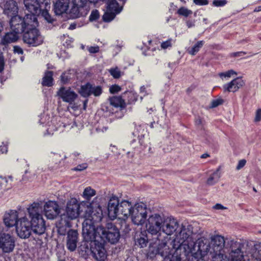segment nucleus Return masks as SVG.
I'll return each instance as SVG.
<instances>
[{
  "instance_id": "nucleus-42",
  "label": "nucleus",
  "mask_w": 261,
  "mask_h": 261,
  "mask_svg": "<svg viewBox=\"0 0 261 261\" xmlns=\"http://www.w3.org/2000/svg\"><path fill=\"white\" fill-rule=\"evenodd\" d=\"M99 16V12L97 10H93L91 13L89 19L91 21L96 20Z\"/></svg>"
},
{
  "instance_id": "nucleus-11",
  "label": "nucleus",
  "mask_w": 261,
  "mask_h": 261,
  "mask_svg": "<svg viewBox=\"0 0 261 261\" xmlns=\"http://www.w3.org/2000/svg\"><path fill=\"white\" fill-rule=\"evenodd\" d=\"M23 3L25 9L30 13L26 15H33L35 18L40 14L41 10L47 7H49V3L48 0H23Z\"/></svg>"
},
{
  "instance_id": "nucleus-1",
  "label": "nucleus",
  "mask_w": 261,
  "mask_h": 261,
  "mask_svg": "<svg viewBox=\"0 0 261 261\" xmlns=\"http://www.w3.org/2000/svg\"><path fill=\"white\" fill-rule=\"evenodd\" d=\"M84 217L82 229L84 239L95 245L91 249L94 258L97 261H105L106 258L105 244L107 242L116 243L120 237L119 229L112 223H107L105 227L101 226L95 227V223L100 221L101 217L99 216L95 219L90 207L87 208Z\"/></svg>"
},
{
  "instance_id": "nucleus-9",
  "label": "nucleus",
  "mask_w": 261,
  "mask_h": 261,
  "mask_svg": "<svg viewBox=\"0 0 261 261\" xmlns=\"http://www.w3.org/2000/svg\"><path fill=\"white\" fill-rule=\"evenodd\" d=\"M80 205L75 198H71L67 203L65 213L61 215V224L68 226L71 220L77 218L80 213Z\"/></svg>"
},
{
  "instance_id": "nucleus-30",
  "label": "nucleus",
  "mask_w": 261,
  "mask_h": 261,
  "mask_svg": "<svg viewBox=\"0 0 261 261\" xmlns=\"http://www.w3.org/2000/svg\"><path fill=\"white\" fill-rule=\"evenodd\" d=\"M95 195V191L90 187H88L85 189L82 196L85 199L89 200Z\"/></svg>"
},
{
  "instance_id": "nucleus-54",
  "label": "nucleus",
  "mask_w": 261,
  "mask_h": 261,
  "mask_svg": "<svg viewBox=\"0 0 261 261\" xmlns=\"http://www.w3.org/2000/svg\"><path fill=\"white\" fill-rule=\"evenodd\" d=\"M213 207L216 210H223L225 208L222 205L219 203L215 204Z\"/></svg>"
},
{
  "instance_id": "nucleus-40",
  "label": "nucleus",
  "mask_w": 261,
  "mask_h": 261,
  "mask_svg": "<svg viewBox=\"0 0 261 261\" xmlns=\"http://www.w3.org/2000/svg\"><path fill=\"white\" fill-rule=\"evenodd\" d=\"M70 79V75L69 73H63L61 76V81L64 84L68 83Z\"/></svg>"
},
{
  "instance_id": "nucleus-16",
  "label": "nucleus",
  "mask_w": 261,
  "mask_h": 261,
  "mask_svg": "<svg viewBox=\"0 0 261 261\" xmlns=\"http://www.w3.org/2000/svg\"><path fill=\"white\" fill-rule=\"evenodd\" d=\"M43 210L45 216L48 219H55L60 213L59 205L53 201L46 202L44 205Z\"/></svg>"
},
{
  "instance_id": "nucleus-53",
  "label": "nucleus",
  "mask_w": 261,
  "mask_h": 261,
  "mask_svg": "<svg viewBox=\"0 0 261 261\" xmlns=\"http://www.w3.org/2000/svg\"><path fill=\"white\" fill-rule=\"evenodd\" d=\"M246 53L243 51L236 52L231 54V56L232 57H238L242 56L245 55Z\"/></svg>"
},
{
  "instance_id": "nucleus-45",
  "label": "nucleus",
  "mask_w": 261,
  "mask_h": 261,
  "mask_svg": "<svg viewBox=\"0 0 261 261\" xmlns=\"http://www.w3.org/2000/svg\"><path fill=\"white\" fill-rule=\"evenodd\" d=\"M261 120V109H258L255 113V117L254 118L255 122H259Z\"/></svg>"
},
{
  "instance_id": "nucleus-48",
  "label": "nucleus",
  "mask_w": 261,
  "mask_h": 261,
  "mask_svg": "<svg viewBox=\"0 0 261 261\" xmlns=\"http://www.w3.org/2000/svg\"><path fill=\"white\" fill-rule=\"evenodd\" d=\"M246 163V161L245 160L243 159V160H240L238 164L236 169L238 170H240L241 168H242L245 165Z\"/></svg>"
},
{
  "instance_id": "nucleus-37",
  "label": "nucleus",
  "mask_w": 261,
  "mask_h": 261,
  "mask_svg": "<svg viewBox=\"0 0 261 261\" xmlns=\"http://www.w3.org/2000/svg\"><path fill=\"white\" fill-rule=\"evenodd\" d=\"M177 13L180 15L187 17L192 13V11L185 7H181L178 10Z\"/></svg>"
},
{
  "instance_id": "nucleus-23",
  "label": "nucleus",
  "mask_w": 261,
  "mask_h": 261,
  "mask_svg": "<svg viewBox=\"0 0 261 261\" xmlns=\"http://www.w3.org/2000/svg\"><path fill=\"white\" fill-rule=\"evenodd\" d=\"M69 0H56L55 4V12L60 15L66 13L68 10Z\"/></svg>"
},
{
  "instance_id": "nucleus-28",
  "label": "nucleus",
  "mask_w": 261,
  "mask_h": 261,
  "mask_svg": "<svg viewBox=\"0 0 261 261\" xmlns=\"http://www.w3.org/2000/svg\"><path fill=\"white\" fill-rule=\"evenodd\" d=\"M92 88V85L87 83L86 85L81 86L80 93L81 95L85 97H87L91 95V90Z\"/></svg>"
},
{
  "instance_id": "nucleus-44",
  "label": "nucleus",
  "mask_w": 261,
  "mask_h": 261,
  "mask_svg": "<svg viewBox=\"0 0 261 261\" xmlns=\"http://www.w3.org/2000/svg\"><path fill=\"white\" fill-rule=\"evenodd\" d=\"M120 90H121L120 87L119 86L116 85H113L110 88V92L113 94L120 91Z\"/></svg>"
},
{
  "instance_id": "nucleus-63",
  "label": "nucleus",
  "mask_w": 261,
  "mask_h": 261,
  "mask_svg": "<svg viewBox=\"0 0 261 261\" xmlns=\"http://www.w3.org/2000/svg\"><path fill=\"white\" fill-rule=\"evenodd\" d=\"M43 118H44L45 119H47V120H49V117L48 116L45 115L43 116Z\"/></svg>"
},
{
  "instance_id": "nucleus-51",
  "label": "nucleus",
  "mask_w": 261,
  "mask_h": 261,
  "mask_svg": "<svg viewBox=\"0 0 261 261\" xmlns=\"http://www.w3.org/2000/svg\"><path fill=\"white\" fill-rule=\"evenodd\" d=\"M99 48L98 46H91L88 48V51L90 53H92V54L97 53L99 51Z\"/></svg>"
},
{
  "instance_id": "nucleus-43",
  "label": "nucleus",
  "mask_w": 261,
  "mask_h": 261,
  "mask_svg": "<svg viewBox=\"0 0 261 261\" xmlns=\"http://www.w3.org/2000/svg\"><path fill=\"white\" fill-rule=\"evenodd\" d=\"M213 5L216 7H222L227 4L226 0H214Z\"/></svg>"
},
{
  "instance_id": "nucleus-7",
  "label": "nucleus",
  "mask_w": 261,
  "mask_h": 261,
  "mask_svg": "<svg viewBox=\"0 0 261 261\" xmlns=\"http://www.w3.org/2000/svg\"><path fill=\"white\" fill-rule=\"evenodd\" d=\"M211 248L210 241L205 238H201L196 242L191 243L187 252L191 253L195 259H199L210 253Z\"/></svg>"
},
{
  "instance_id": "nucleus-5",
  "label": "nucleus",
  "mask_w": 261,
  "mask_h": 261,
  "mask_svg": "<svg viewBox=\"0 0 261 261\" xmlns=\"http://www.w3.org/2000/svg\"><path fill=\"white\" fill-rule=\"evenodd\" d=\"M234 245H232L230 249L226 250L227 257L224 261H261V243L255 244L251 252L248 254L241 250L240 244L235 243Z\"/></svg>"
},
{
  "instance_id": "nucleus-29",
  "label": "nucleus",
  "mask_w": 261,
  "mask_h": 261,
  "mask_svg": "<svg viewBox=\"0 0 261 261\" xmlns=\"http://www.w3.org/2000/svg\"><path fill=\"white\" fill-rule=\"evenodd\" d=\"M111 105L116 108H122L124 106V102L120 97H113L110 99Z\"/></svg>"
},
{
  "instance_id": "nucleus-34",
  "label": "nucleus",
  "mask_w": 261,
  "mask_h": 261,
  "mask_svg": "<svg viewBox=\"0 0 261 261\" xmlns=\"http://www.w3.org/2000/svg\"><path fill=\"white\" fill-rule=\"evenodd\" d=\"M46 125L48 127L46 129V134L45 135H51L54 134V132L57 130V127L54 125L52 121L48 122Z\"/></svg>"
},
{
  "instance_id": "nucleus-17",
  "label": "nucleus",
  "mask_w": 261,
  "mask_h": 261,
  "mask_svg": "<svg viewBox=\"0 0 261 261\" xmlns=\"http://www.w3.org/2000/svg\"><path fill=\"white\" fill-rule=\"evenodd\" d=\"M4 13L8 16L17 15L18 11L17 3L14 0H5L1 4Z\"/></svg>"
},
{
  "instance_id": "nucleus-26",
  "label": "nucleus",
  "mask_w": 261,
  "mask_h": 261,
  "mask_svg": "<svg viewBox=\"0 0 261 261\" xmlns=\"http://www.w3.org/2000/svg\"><path fill=\"white\" fill-rule=\"evenodd\" d=\"M53 74L52 71H46L42 79V84L44 86L50 87L53 85Z\"/></svg>"
},
{
  "instance_id": "nucleus-3",
  "label": "nucleus",
  "mask_w": 261,
  "mask_h": 261,
  "mask_svg": "<svg viewBox=\"0 0 261 261\" xmlns=\"http://www.w3.org/2000/svg\"><path fill=\"white\" fill-rule=\"evenodd\" d=\"M192 234V231L189 228L182 227L180 231L174 239H170L169 238L167 245L168 249H164L163 251L166 252V253L162 254V256L164 259L169 260V261H180L181 258L178 255V251L182 246L187 251L191 243L194 241Z\"/></svg>"
},
{
  "instance_id": "nucleus-27",
  "label": "nucleus",
  "mask_w": 261,
  "mask_h": 261,
  "mask_svg": "<svg viewBox=\"0 0 261 261\" xmlns=\"http://www.w3.org/2000/svg\"><path fill=\"white\" fill-rule=\"evenodd\" d=\"M150 239H148V238L146 236L142 234V236H140L139 238L137 239V240L136 241V244L139 245L140 246V247L143 248L144 247H146L147 243L149 242L150 246H151L154 248H156L157 249V247L155 246V245H154V246L150 245ZM156 251L158 252L157 250H156Z\"/></svg>"
},
{
  "instance_id": "nucleus-56",
  "label": "nucleus",
  "mask_w": 261,
  "mask_h": 261,
  "mask_svg": "<svg viewBox=\"0 0 261 261\" xmlns=\"http://www.w3.org/2000/svg\"><path fill=\"white\" fill-rule=\"evenodd\" d=\"M80 155V154L78 152H73V153H72V154L71 155V156H72V158L75 160H76L75 159V158L77 156H79Z\"/></svg>"
},
{
  "instance_id": "nucleus-57",
  "label": "nucleus",
  "mask_w": 261,
  "mask_h": 261,
  "mask_svg": "<svg viewBox=\"0 0 261 261\" xmlns=\"http://www.w3.org/2000/svg\"><path fill=\"white\" fill-rule=\"evenodd\" d=\"M7 182V180L5 178H3L0 181V185L2 186V185H5Z\"/></svg>"
},
{
  "instance_id": "nucleus-12",
  "label": "nucleus",
  "mask_w": 261,
  "mask_h": 261,
  "mask_svg": "<svg viewBox=\"0 0 261 261\" xmlns=\"http://www.w3.org/2000/svg\"><path fill=\"white\" fill-rule=\"evenodd\" d=\"M16 230L17 235L20 238H29L32 232L30 221L26 217L20 218L17 222Z\"/></svg>"
},
{
  "instance_id": "nucleus-15",
  "label": "nucleus",
  "mask_w": 261,
  "mask_h": 261,
  "mask_svg": "<svg viewBox=\"0 0 261 261\" xmlns=\"http://www.w3.org/2000/svg\"><path fill=\"white\" fill-rule=\"evenodd\" d=\"M57 95L64 102L72 104L78 95L70 87H62L57 92Z\"/></svg>"
},
{
  "instance_id": "nucleus-38",
  "label": "nucleus",
  "mask_w": 261,
  "mask_h": 261,
  "mask_svg": "<svg viewBox=\"0 0 261 261\" xmlns=\"http://www.w3.org/2000/svg\"><path fill=\"white\" fill-rule=\"evenodd\" d=\"M233 75H237V73L233 70H229L225 72H221L219 74L221 78L227 77L229 78Z\"/></svg>"
},
{
  "instance_id": "nucleus-31",
  "label": "nucleus",
  "mask_w": 261,
  "mask_h": 261,
  "mask_svg": "<svg viewBox=\"0 0 261 261\" xmlns=\"http://www.w3.org/2000/svg\"><path fill=\"white\" fill-rule=\"evenodd\" d=\"M203 44L204 42L203 41H199L197 42L193 47L188 49V53L193 56L196 55V54L203 46Z\"/></svg>"
},
{
  "instance_id": "nucleus-32",
  "label": "nucleus",
  "mask_w": 261,
  "mask_h": 261,
  "mask_svg": "<svg viewBox=\"0 0 261 261\" xmlns=\"http://www.w3.org/2000/svg\"><path fill=\"white\" fill-rule=\"evenodd\" d=\"M49 7H47L46 8H43L41 10V13L42 16L44 18V19L48 22H51L53 20L51 16L49 15L48 12V9H49Z\"/></svg>"
},
{
  "instance_id": "nucleus-20",
  "label": "nucleus",
  "mask_w": 261,
  "mask_h": 261,
  "mask_svg": "<svg viewBox=\"0 0 261 261\" xmlns=\"http://www.w3.org/2000/svg\"><path fill=\"white\" fill-rule=\"evenodd\" d=\"M19 219L18 213L15 210H10L6 212L3 218L4 222L8 227L16 226Z\"/></svg>"
},
{
  "instance_id": "nucleus-52",
  "label": "nucleus",
  "mask_w": 261,
  "mask_h": 261,
  "mask_svg": "<svg viewBox=\"0 0 261 261\" xmlns=\"http://www.w3.org/2000/svg\"><path fill=\"white\" fill-rule=\"evenodd\" d=\"M13 51L15 53H17L19 55H22L23 52L22 49L18 46H14Z\"/></svg>"
},
{
  "instance_id": "nucleus-13",
  "label": "nucleus",
  "mask_w": 261,
  "mask_h": 261,
  "mask_svg": "<svg viewBox=\"0 0 261 261\" xmlns=\"http://www.w3.org/2000/svg\"><path fill=\"white\" fill-rule=\"evenodd\" d=\"M162 228L163 236H167L171 239L170 236L172 234L178 227V223L176 220L172 217H164V223Z\"/></svg>"
},
{
  "instance_id": "nucleus-18",
  "label": "nucleus",
  "mask_w": 261,
  "mask_h": 261,
  "mask_svg": "<svg viewBox=\"0 0 261 261\" xmlns=\"http://www.w3.org/2000/svg\"><path fill=\"white\" fill-rule=\"evenodd\" d=\"M27 212L31 220L42 217V202H34L27 207Z\"/></svg>"
},
{
  "instance_id": "nucleus-21",
  "label": "nucleus",
  "mask_w": 261,
  "mask_h": 261,
  "mask_svg": "<svg viewBox=\"0 0 261 261\" xmlns=\"http://www.w3.org/2000/svg\"><path fill=\"white\" fill-rule=\"evenodd\" d=\"M245 85V82L241 77H238L230 82L224 84L223 88L224 91L228 92H236Z\"/></svg>"
},
{
  "instance_id": "nucleus-10",
  "label": "nucleus",
  "mask_w": 261,
  "mask_h": 261,
  "mask_svg": "<svg viewBox=\"0 0 261 261\" xmlns=\"http://www.w3.org/2000/svg\"><path fill=\"white\" fill-rule=\"evenodd\" d=\"M36 27L29 28L23 35L24 42L32 46H38L43 42V37Z\"/></svg>"
},
{
  "instance_id": "nucleus-14",
  "label": "nucleus",
  "mask_w": 261,
  "mask_h": 261,
  "mask_svg": "<svg viewBox=\"0 0 261 261\" xmlns=\"http://www.w3.org/2000/svg\"><path fill=\"white\" fill-rule=\"evenodd\" d=\"M15 247V240L11 235L3 233L0 234V249L5 253L12 252Z\"/></svg>"
},
{
  "instance_id": "nucleus-62",
  "label": "nucleus",
  "mask_w": 261,
  "mask_h": 261,
  "mask_svg": "<svg viewBox=\"0 0 261 261\" xmlns=\"http://www.w3.org/2000/svg\"><path fill=\"white\" fill-rule=\"evenodd\" d=\"M3 29V26L2 23L0 22V33L2 32V31Z\"/></svg>"
},
{
  "instance_id": "nucleus-58",
  "label": "nucleus",
  "mask_w": 261,
  "mask_h": 261,
  "mask_svg": "<svg viewBox=\"0 0 261 261\" xmlns=\"http://www.w3.org/2000/svg\"><path fill=\"white\" fill-rule=\"evenodd\" d=\"M140 92L141 93H146V88L144 86H142L140 88Z\"/></svg>"
},
{
  "instance_id": "nucleus-36",
  "label": "nucleus",
  "mask_w": 261,
  "mask_h": 261,
  "mask_svg": "<svg viewBox=\"0 0 261 261\" xmlns=\"http://www.w3.org/2000/svg\"><path fill=\"white\" fill-rule=\"evenodd\" d=\"M109 71L111 75L115 79H118L121 75L120 70L117 67L112 68Z\"/></svg>"
},
{
  "instance_id": "nucleus-2",
  "label": "nucleus",
  "mask_w": 261,
  "mask_h": 261,
  "mask_svg": "<svg viewBox=\"0 0 261 261\" xmlns=\"http://www.w3.org/2000/svg\"><path fill=\"white\" fill-rule=\"evenodd\" d=\"M146 205L140 202L133 205L131 202L123 200L119 201L116 196H112L108 205V216L112 220L116 218L120 221V229L125 232L130 230L125 220L130 217L134 224L139 225L145 222L147 216Z\"/></svg>"
},
{
  "instance_id": "nucleus-25",
  "label": "nucleus",
  "mask_w": 261,
  "mask_h": 261,
  "mask_svg": "<svg viewBox=\"0 0 261 261\" xmlns=\"http://www.w3.org/2000/svg\"><path fill=\"white\" fill-rule=\"evenodd\" d=\"M220 176L219 169H218L210 175V177L207 179L206 184L210 186L214 185L218 182Z\"/></svg>"
},
{
  "instance_id": "nucleus-59",
  "label": "nucleus",
  "mask_w": 261,
  "mask_h": 261,
  "mask_svg": "<svg viewBox=\"0 0 261 261\" xmlns=\"http://www.w3.org/2000/svg\"><path fill=\"white\" fill-rule=\"evenodd\" d=\"M208 156H209V154H208L207 153H204V154L201 155V158L205 159V158H207Z\"/></svg>"
},
{
  "instance_id": "nucleus-50",
  "label": "nucleus",
  "mask_w": 261,
  "mask_h": 261,
  "mask_svg": "<svg viewBox=\"0 0 261 261\" xmlns=\"http://www.w3.org/2000/svg\"><path fill=\"white\" fill-rule=\"evenodd\" d=\"M4 57L2 55H0V73L3 71L4 69Z\"/></svg>"
},
{
  "instance_id": "nucleus-46",
  "label": "nucleus",
  "mask_w": 261,
  "mask_h": 261,
  "mask_svg": "<svg viewBox=\"0 0 261 261\" xmlns=\"http://www.w3.org/2000/svg\"><path fill=\"white\" fill-rule=\"evenodd\" d=\"M40 236L34 238V241L36 242L35 244L37 247H40L43 244V241L41 238H40Z\"/></svg>"
},
{
  "instance_id": "nucleus-35",
  "label": "nucleus",
  "mask_w": 261,
  "mask_h": 261,
  "mask_svg": "<svg viewBox=\"0 0 261 261\" xmlns=\"http://www.w3.org/2000/svg\"><path fill=\"white\" fill-rule=\"evenodd\" d=\"M175 42V41L172 38H170L165 41H163L161 44V47L163 49L171 48L172 44Z\"/></svg>"
},
{
  "instance_id": "nucleus-24",
  "label": "nucleus",
  "mask_w": 261,
  "mask_h": 261,
  "mask_svg": "<svg viewBox=\"0 0 261 261\" xmlns=\"http://www.w3.org/2000/svg\"><path fill=\"white\" fill-rule=\"evenodd\" d=\"M19 38V35L11 30L10 32L7 33L2 39V42L4 44H7L16 42Z\"/></svg>"
},
{
  "instance_id": "nucleus-19",
  "label": "nucleus",
  "mask_w": 261,
  "mask_h": 261,
  "mask_svg": "<svg viewBox=\"0 0 261 261\" xmlns=\"http://www.w3.org/2000/svg\"><path fill=\"white\" fill-rule=\"evenodd\" d=\"M30 222L33 233L41 236L45 232V222L43 217L31 220Z\"/></svg>"
},
{
  "instance_id": "nucleus-41",
  "label": "nucleus",
  "mask_w": 261,
  "mask_h": 261,
  "mask_svg": "<svg viewBox=\"0 0 261 261\" xmlns=\"http://www.w3.org/2000/svg\"><path fill=\"white\" fill-rule=\"evenodd\" d=\"M88 167V164L86 163H84L78 165L76 167L72 169V170L75 171H82Z\"/></svg>"
},
{
  "instance_id": "nucleus-55",
  "label": "nucleus",
  "mask_w": 261,
  "mask_h": 261,
  "mask_svg": "<svg viewBox=\"0 0 261 261\" xmlns=\"http://www.w3.org/2000/svg\"><path fill=\"white\" fill-rule=\"evenodd\" d=\"M127 94L128 95V96H134V99H132V101H134V100H136L137 99V94L136 93H134V92H129Z\"/></svg>"
},
{
  "instance_id": "nucleus-49",
  "label": "nucleus",
  "mask_w": 261,
  "mask_h": 261,
  "mask_svg": "<svg viewBox=\"0 0 261 261\" xmlns=\"http://www.w3.org/2000/svg\"><path fill=\"white\" fill-rule=\"evenodd\" d=\"M7 144L2 143V145H0V153H6L7 152Z\"/></svg>"
},
{
  "instance_id": "nucleus-22",
  "label": "nucleus",
  "mask_w": 261,
  "mask_h": 261,
  "mask_svg": "<svg viewBox=\"0 0 261 261\" xmlns=\"http://www.w3.org/2000/svg\"><path fill=\"white\" fill-rule=\"evenodd\" d=\"M78 232L77 230L70 229L67 234V247L71 251L75 250L78 241Z\"/></svg>"
},
{
  "instance_id": "nucleus-6",
  "label": "nucleus",
  "mask_w": 261,
  "mask_h": 261,
  "mask_svg": "<svg viewBox=\"0 0 261 261\" xmlns=\"http://www.w3.org/2000/svg\"><path fill=\"white\" fill-rule=\"evenodd\" d=\"M10 24L11 30L19 35L31 26H37L38 21L33 15H25L23 18L15 15L11 18Z\"/></svg>"
},
{
  "instance_id": "nucleus-4",
  "label": "nucleus",
  "mask_w": 261,
  "mask_h": 261,
  "mask_svg": "<svg viewBox=\"0 0 261 261\" xmlns=\"http://www.w3.org/2000/svg\"><path fill=\"white\" fill-rule=\"evenodd\" d=\"M163 223L164 217L159 214H153L149 216L146 224L147 232L152 236V239L150 240V245L157 247L158 253L161 256L166 253L163 250L168 249L167 245L169 239L167 236H163L161 232Z\"/></svg>"
},
{
  "instance_id": "nucleus-8",
  "label": "nucleus",
  "mask_w": 261,
  "mask_h": 261,
  "mask_svg": "<svg viewBox=\"0 0 261 261\" xmlns=\"http://www.w3.org/2000/svg\"><path fill=\"white\" fill-rule=\"evenodd\" d=\"M212 248L210 254L213 259L224 260L227 257L226 251L227 248H224L225 240L223 237L220 235H214L211 237Z\"/></svg>"
},
{
  "instance_id": "nucleus-33",
  "label": "nucleus",
  "mask_w": 261,
  "mask_h": 261,
  "mask_svg": "<svg viewBox=\"0 0 261 261\" xmlns=\"http://www.w3.org/2000/svg\"><path fill=\"white\" fill-rule=\"evenodd\" d=\"M101 93L102 88L100 86L92 85L91 95H93L95 96H99Z\"/></svg>"
},
{
  "instance_id": "nucleus-47",
  "label": "nucleus",
  "mask_w": 261,
  "mask_h": 261,
  "mask_svg": "<svg viewBox=\"0 0 261 261\" xmlns=\"http://www.w3.org/2000/svg\"><path fill=\"white\" fill-rule=\"evenodd\" d=\"M194 3L197 5H206L208 4L207 0H193Z\"/></svg>"
},
{
  "instance_id": "nucleus-64",
  "label": "nucleus",
  "mask_w": 261,
  "mask_h": 261,
  "mask_svg": "<svg viewBox=\"0 0 261 261\" xmlns=\"http://www.w3.org/2000/svg\"><path fill=\"white\" fill-rule=\"evenodd\" d=\"M154 122H151V124H150V127H152H152H153V124H154Z\"/></svg>"
},
{
  "instance_id": "nucleus-39",
  "label": "nucleus",
  "mask_w": 261,
  "mask_h": 261,
  "mask_svg": "<svg viewBox=\"0 0 261 261\" xmlns=\"http://www.w3.org/2000/svg\"><path fill=\"white\" fill-rule=\"evenodd\" d=\"M223 100L221 98L214 99L211 102V108H216V107L222 105L223 103Z\"/></svg>"
},
{
  "instance_id": "nucleus-60",
  "label": "nucleus",
  "mask_w": 261,
  "mask_h": 261,
  "mask_svg": "<svg viewBox=\"0 0 261 261\" xmlns=\"http://www.w3.org/2000/svg\"><path fill=\"white\" fill-rule=\"evenodd\" d=\"M58 232L59 233L61 234V235H64L65 233L64 231H62V228L61 227H60L59 229H58Z\"/></svg>"
},
{
  "instance_id": "nucleus-61",
  "label": "nucleus",
  "mask_w": 261,
  "mask_h": 261,
  "mask_svg": "<svg viewBox=\"0 0 261 261\" xmlns=\"http://www.w3.org/2000/svg\"><path fill=\"white\" fill-rule=\"evenodd\" d=\"M75 25H74V24H71V25H70V27H69V29H70L72 30V29H75Z\"/></svg>"
}]
</instances>
